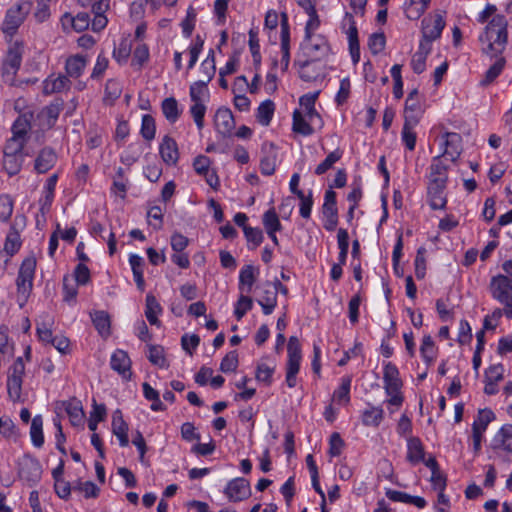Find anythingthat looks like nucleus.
I'll return each mask as SVG.
<instances>
[{
    "label": "nucleus",
    "mask_w": 512,
    "mask_h": 512,
    "mask_svg": "<svg viewBox=\"0 0 512 512\" xmlns=\"http://www.w3.org/2000/svg\"><path fill=\"white\" fill-rule=\"evenodd\" d=\"M446 184L428 183L427 194L428 202L433 210L444 209L447 204L445 195Z\"/></svg>",
    "instance_id": "aec40b11"
},
{
    "label": "nucleus",
    "mask_w": 512,
    "mask_h": 512,
    "mask_svg": "<svg viewBox=\"0 0 512 512\" xmlns=\"http://www.w3.org/2000/svg\"><path fill=\"white\" fill-rule=\"evenodd\" d=\"M87 57L76 54L68 57L65 62L66 75L71 78H79L87 64Z\"/></svg>",
    "instance_id": "a878e982"
},
{
    "label": "nucleus",
    "mask_w": 512,
    "mask_h": 512,
    "mask_svg": "<svg viewBox=\"0 0 512 512\" xmlns=\"http://www.w3.org/2000/svg\"><path fill=\"white\" fill-rule=\"evenodd\" d=\"M322 212L325 218L324 228L327 231H334L338 224V209L336 192L333 189H328L325 192Z\"/></svg>",
    "instance_id": "1a4fd4ad"
},
{
    "label": "nucleus",
    "mask_w": 512,
    "mask_h": 512,
    "mask_svg": "<svg viewBox=\"0 0 512 512\" xmlns=\"http://www.w3.org/2000/svg\"><path fill=\"white\" fill-rule=\"evenodd\" d=\"M489 291L495 300L504 305V308L512 307V278L503 274L493 276Z\"/></svg>",
    "instance_id": "423d86ee"
},
{
    "label": "nucleus",
    "mask_w": 512,
    "mask_h": 512,
    "mask_svg": "<svg viewBox=\"0 0 512 512\" xmlns=\"http://www.w3.org/2000/svg\"><path fill=\"white\" fill-rule=\"evenodd\" d=\"M352 379L350 376L343 377L341 379V384L338 389H336L333 393V398L337 402L348 403L350 401V388H351Z\"/></svg>",
    "instance_id": "09e8293b"
},
{
    "label": "nucleus",
    "mask_w": 512,
    "mask_h": 512,
    "mask_svg": "<svg viewBox=\"0 0 512 512\" xmlns=\"http://www.w3.org/2000/svg\"><path fill=\"white\" fill-rule=\"evenodd\" d=\"M494 448H502L512 452V424H506L500 428L493 439Z\"/></svg>",
    "instance_id": "7c9ffc66"
},
{
    "label": "nucleus",
    "mask_w": 512,
    "mask_h": 512,
    "mask_svg": "<svg viewBox=\"0 0 512 512\" xmlns=\"http://www.w3.org/2000/svg\"><path fill=\"white\" fill-rule=\"evenodd\" d=\"M304 60L296 61L299 65V76L306 82L314 81L319 77V71L310 72L313 63L325 59L331 51L328 40L323 35L304 36L300 44Z\"/></svg>",
    "instance_id": "f257e3e1"
},
{
    "label": "nucleus",
    "mask_w": 512,
    "mask_h": 512,
    "mask_svg": "<svg viewBox=\"0 0 512 512\" xmlns=\"http://www.w3.org/2000/svg\"><path fill=\"white\" fill-rule=\"evenodd\" d=\"M417 120L414 117H408L407 121H404L401 139L405 144L406 148L410 151H413L416 146V133L414 131L415 126L417 125Z\"/></svg>",
    "instance_id": "c85d7f7f"
},
{
    "label": "nucleus",
    "mask_w": 512,
    "mask_h": 512,
    "mask_svg": "<svg viewBox=\"0 0 512 512\" xmlns=\"http://www.w3.org/2000/svg\"><path fill=\"white\" fill-rule=\"evenodd\" d=\"M71 87V81L67 75H51L43 82V93L46 95L67 91Z\"/></svg>",
    "instance_id": "4be33fe9"
},
{
    "label": "nucleus",
    "mask_w": 512,
    "mask_h": 512,
    "mask_svg": "<svg viewBox=\"0 0 512 512\" xmlns=\"http://www.w3.org/2000/svg\"><path fill=\"white\" fill-rule=\"evenodd\" d=\"M63 109V101L55 100L45 108V114L48 118V126L52 127L56 123L61 111Z\"/></svg>",
    "instance_id": "69168bd1"
},
{
    "label": "nucleus",
    "mask_w": 512,
    "mask_h": 512,
    "mask_svg": "<svg viewBox=\"0 0 512 512\" xmlns=\"http://www.w3.org/2000/svg\"><path fill=\"white\" fill-rule=\"evenodd\" d=\"M46 318L47 321L37 322L36 331L40 341L50 343L54 337L50 328L53 321L48 315Z\"/></svg>",
    "instance_id": "e2e57ef3"
},
{
    "label": "nucleus",
    "mask_w": 512,
    "mask_h": 512,
    "mask_svg": "<svg viewBox=\"0 0 512 512\" xmlns=\"http://www.w3.org/2000/svg\"><path fill=\"white\" fill-rule=\"evenodd\" d=\"M445 12H436L433 16L426 17L422 21V35L427 44L438 39L445 27Z\"/></svg>",
    "instance_id": "0eeeda50"
},
{
    "label": "nucleus",
    "mask_w": 512,
    "mask_h": 512,
    "mask_svg": "<svg viewBox=\"0 0 512 512\" xmlns=\"http://www.w3.org/2000/svg\"><path fill=\"white\" fill-rule=\"evenodd\" d=\"M253 307V299L248 296L241 294L235 305L234 314L237 320H241L244 315L250 311Z\"/></svg>",
    "instance_id": "bf43d9fd"
},
{
    "label": "nucleus",
    "mask_w": 512,
    "mask_h": 512,
    "mask_svg": "<svg viewBox=\"0 0 512 512\" xmlns=\"http://www.w3.org/2000/svg\"><path fill=\"white\" fill-rule=\"evenodd\" d=\"M0 435L4 439L13 442H17L20 438L19 429L8 415L0 416Z\"/></svg>",
    "instance_id": "cd10ccee"
},
{
    "label": "nucleus",
    "mask_w": 512,
    "mask_h": 512,
    "mask_svg": "<svg viewBox=\"0 0 512 512\" xmlns=\"http://www.w3.org/2000/svg\"><path fill=\"white\" fill-rule=\"evenodd\" d=\"M266 231H281L282 225L274 208L267 210L262 217Z\"/></svg>",
    "instance_id": "864d4df0"
},
{
    "label": "nucleus",
    "mask_w": 512,
    "mask_h": 512,
    "mask_svg": "<svg viewBox=\"0 0 512 512\" xmlns=\"http://www.w3.org/2000/svg\"><path fill=\"white\" fill-rule=\"evenodd\" d=\"M148 360L155 366L167 368L168 363L165 358L164 348L161 345H148Z\"/></svg>",
    "instance_id": "37998d69"
},
{
    "label": "nucleus",
    "mask_w": 512,
    "mask_h": 512,
    "mask_svg": "<svg viewBox=\"0 0 512 512\" xmlns=\"http://www.w3.org/2000/svg\"><path fill=\"white\" fill-rule=\"evenodd\" d=\"M259 269L253 265H245L239 272V290L249 294L257 280Z\"/></svg>",
    "instance_id": "b1692460"
},
{
    "label": "nucleus",
    "mask_w": 512,
    "mask_h": 512,
    "mask_svg": "<svg viewBox=\"0 0 512 512\" xmlns=\"http://www.w3.org/2000/svg\"><path fill=\"white\" fill-rule=\"evenodd\" d=\"M441 156H436L433 158L432 163L430 165L429 172V183H435L437 181L438 184H447L448 175H447V165H445L441 161Z\"/></svg>",
    "instance_id": "bb28decb"
},
{
    "label": "nucleus",
    "mask_w": 512,
    "mask_h": 512,
    "mask_svg": "<svg viewBox=\"0 0 512 512\" xmlns=\"http://www.w3.org/2000/svg\"><path fill=\"white\" fill-rule=\"evenodd\" d=\"M257 303L261 306L264 315L273 313L277 306V289L273 287L272 282L266 281L262 285Z\"/></svg>",
    "instance_id": "4468645a"
},
{
    "label": "nucleus",
    "mask_w": 512,
    "mask_h": 512,
    "mask_svg": "<svg viewBox=\"0 0 512 512\" xmlns=\"http://www.w3.org/2000/svg\"><path fill=\"white\" fill-rule=\"evenodd\" d=\"M42 474L41 465L35 458L25 456L19 462V476L31 485L37 483Z\"/></svg>",
    "instance_id": "f8f14e48"
},
{
    "label": "nucleus",
    "mask_w": 512,
    "mask_h": 512,
    "mask_svg": "<svg viewBox=\"0 0 512 512\" xmlns=\"http://www.w3.org/2000/svg\"><path fill=\"white\" fill-rule=\"evenodd\" d=\"M70 23L76 32H82L86 30L90 25V16L86 12H79L76 16L71 14H64L62 17V24L66 25Z\"/></svg>",
    "instance_id": "2f4dec72"
},
{
    "label": "nucleus",
    "mask_w": 512,
    "mask_h": 512,
    "mask_svg": "<svg viewBox=\"0 0 512 512\" xmlns=\"http://www.w3.org/2000/svg\"><path fill=\"white\" fill-rule=\"evenodd\" d=\"M159 153L162 160L168 165H176L179 159L178 145L176 141L165 135L159 146Z\"/></svg>",
    "instance_id": "412c9836"
},
{
    "label": "nucleus",
    "mask_w": 512,
    "mask_h": 512,
    "mask_svg": "<svg viewBox=\"0 0 512 512\" xmlns=\"http://www.w3.org/2000/svg\"><path fill=\"white\" fill-rule=\"evenodd\" d=\"M25 19L22 5L17 4L6 12L2 30L7 35H13Z\"/></svg>",
    "instance_id": "2eb2a0df"
},
{
    "label": "nucleus",
    "mask_w": 512,
    "mask_h": 512,
    "mask_svg": "<svg viewBox=\"0 0 512 512\" xmlns=\"http://www.w3.org/2000/svg\"><path fill=\"white\" fill-rule=\"evenodd\" d=\"M337 243L339 248L338 261L345 264L349 249V234L346 229L340 228L337 233Z\"/></svg>",
    "instance_id": "49530a36"
},
{
    "label": "nucleus",
    "mask_w": 512,
    "mask_h": 512,
    "mask_svg": "<svg viewBox=\"0 0 512 512\" xmlns=\"http://www.w3.org/2000/svg\"><path fill=\"white\" fill-rule=\"evenodd\" d=\"M243 232L248 242V248L251 250L257 248L263 242L264 236L260 228L244 227Z\"/></svg>",
    "instance_id": "6e6d98bb"
},
{
    "label": "nucleus",
    "mask_w": 512,
    "mask_h": 512,
    "mask_svg": "<svg viewBox=\"0 0 512 512\" xmlns=\"http://www.w3.org/2000/svg\"><path fill=\"white\" fill-rule=\"evenodd\" d=\"M320 91L307 93L300 97L299 103L304 107L305 117L311 122L316 123L319 128L323 126V120L315 109V102L318 99Z\"/></svg>",
    "instance_id": "dca6fc26"
},
{
    "label": "nucleus",
    "mask_w": 512,
    "mask_h": 512,
    "mask_svg": "<svg viewBox=\"0 0 512 512\" xmlns=\"http://www.w3.org/2000/svg\"><path fill=\"white\" fill-rule=\"evenodd\" d=\"M313 124L314 123H311L308 119L306 120L299 110H295L293 112L292 130L295 133L303 136H310L314 133V129L312 127Z\"/></svg>",
    "instance_id": "473e14b6"
},
{
    "label": "nucleus",
    "mask_w": 512,
    "mask_h": 512,
    "mask_svg": "<svg viewBox=\"0 0 512 512\" xmlns=\"http://www.w3.org/2000/svg\"><path fill=\"white\" fill-rule=\"evenodd\" d=\"M238 367L237 351H230L225 355L220 363V371L223 373L234 372Z\"/></svg>",
    "instance_id": "0e129e2a"
},
{
    "label": "nucleus",
    "mask_w": 512,
    "mask_h": 512,
    "mask_svg": "<svg viewBox=\"0 0 512 512\" xmlns=\"http://www.w3.org/2000/svg\"><path fill=\"white\" fill-rule=\"evenodd\" d=\"M383 381L385 392L390 396L388 403L394 406H400L404 400L401 393L403 383L400 379L398 368L392 362H388L384 365Z\"/></svg>",
    "instance_id": "20e7f679"
},
{
    "label": "nucleus",
    "mask_w": 512,
    "mask_h": 512,
    "mask_svg": "<svg viewBox=\"0 0 512 512\" xmlns=\"http://www.w3.org/2000/svg\"><path fill=\"white\" fill-rule=\"evenodd\" d=\"M26 142V139H19L12 136L6 141L3 154L24 155L23 149Z\"/></svg>",
    "instance_id": "680f3d73"
},
{
    "label": "nucleus",
    "mask_w": 512,
    "mask_h": 512,
    "mask_svg": "<svg viewBox=\"0 0 512 512\" xmlns=\"http://www.w3.org/2000/svg\"><path fill=\"white\" fill-rule=\"evenodd\" d=\"M342 30L348 37L349 51L354 63L360 59V45L358 40V29L351 13L346 12L342 20Z\"/></svg>",
    "instance_id": "6e6552de"
},
{
    "label": "nucleus",
    "mask_w": 512,
    "mask_h": 512,
    "mask_svg": "<svg viewBox=\"0 0 512 512\" xmlns=\"http://www.w3.org/2000/svg\"><path fill=\"white\" fill-rule=\"evenodd\" d=\"M140 134L146 141H152L155 138L156 124L151 115H143Z\"/></svg>",
    "instance_id": "3c124183"
},
{
    "label": "nucleus",
    "mask_w": 512,
    "mask_h": 512,
    "mask_svg": "<svg viewBox=\"0 0 512 512\" xmlns=\"http://www.w3.org/2000/svg\"><path fill=\"white\" fill-rule=\"evenodd\" d=\"M131 365V359L126 351L117 349L112 353L110 359L111 369L121 375L125 380L131 379Z\"/></svg>",
    "instance_id": "ddd939ff"
},
{
    "label": "nucleus",
    "mask_w": 512,
    "mask_h": 512,
    "mask_svg": "<svg viewBox=\"0 0 512 512\" xmlns=\"http://www.w3.org/2000/svg\"><path fill=\"white\" fill-rule=\"evenodd\" d=\"M30 437L35 447L40 448L43 446V419L41 415H36L31 420Z\"/></svg>",
    "instance_id": "e433bc0d"
},
{
    "label": "nucleus",
    "mask_w": 512,
    "mask_h": 512,
    "mask_svg": "<svg viewBox=\"0 0 512 512\" xmlns=\"http://www.w3.org/2000/svg\"><path fill=\"white\" fill-rule=\"evenodd\" d=\"M343 152L340 149H336L330 152L327 157L317 165L315 169L316 175H322L326 173L329 169L333 167V165L341 159Z\"/></svg>",
    "instance_id": "de8ad7c7"
},
{
    "label": "nucleus",
    "mask_w": 512,
    "mask_h": 512,
    "mask_svg": "<svg viewBox=\"0 0 512 512\" xmlns=\"http://www.w3.org/2000/svg\"><path fill=\"white\" fill-rule=\"evenodd\" d=\"M57 158V154L53 148L44 147L39 151L35 159L34 169L38 173L44 174L55 166Z\"/></svg>",
    "instance_id": "6ab92c4d"
},
{
    "label": "nucleus",
    "mask_w": 512,
    "mask_h": 512,
    "mask_svg": "<svg viewBox=\"0 0 512 512\" xmlns=\"http://www.w3.org/2000/svg\"><path fill=\"white\" fill-rule=\"evenodd\" d=\"M132 50L131 42L123 38L118 47H115L113 50V58L119 63L123 64L126 63Z\"/></svg>",
    "instance_id": "8fccbe9b"
},
{
    "label": "nucleus",
    "mask_w": 512,
    "mask_h": 512,
    "mask_svg": "<svg viewBox=\"0 0 512 512\" xmlns=\"http://www.w3.org/2000/svg\"><path fill=\"white\" fill-rule=\"evenodd\" d=\"M30 127V122L24 116H19L12 125V136L27 140V133L30 130Z\"/></svg>",
    "instance_id": "4d7b16f0"
},
{
    "label": "nucleus",
    "mask_w": 512,
    "mask_h": 512,
    "mask_svg": "<svg viewBox=\"0 0 512 512\" xmlns=\"http://www.w3.org/2000/svg\"><path fill=\"white\" fill-rule=\"evenodd\" d=\"M162 312V307L152 294L146 296V310L145 316L151 325H160L157 315Z\"/></svg>",
    "instance_id": "f704fd0d"
},
{
    "label": "nucleus",
    "mask_w": 512,
    "mask_h": 512,
    "mask_svg": "<svg viewBox=\"0 0 512 512\" xmlns=\"http://www.w3.org/2000/svg\"><path fill=\"white\" fill-rule=\"evenodd\" d=\"M384 411L380 407H371L363 412L362 422L366 426H378L383 420Z\"/></svg>",
    "instance_id": "a18cd8bd"
},
{
    "label": "nucleus",
    "mask_w": 512,
    "mask_h": 512,
    "mask_svg": "<svg viewBox=\"0 0 512 512\" xmlns=\"http://www.w3.org/2000/svg\"><path fill=\"white\" fill-rule=\"evenodd\" d=\"M92 322L98 331V333L103 337H108L111 334L110 329V317L109 314L105 311H95L91 314Z\"/></svg>",
    "instance_id": "72a5a7b5"
},
{
    "label": "nucleus",
    "mask_w": 512,
    "mask_h": 512,
    "mask_svg": "<svg viewBox=\"0 0 512 512\" xmlns=\"http://www.w3.org/2000/svg\"><path fill=\"white\" fill-rule=\"evenodd\" d=\"M65 411L69 417L70 423L73 426H79L83 423L84 411L81 402L77 399H72L63 402Z\"/></svg>",
    "instance_id": "c756f323"
},
{
    "label": "nucleus",
    "mask_w": 512,
    "mask_h": 512,
    "mask_svg": "<svg viewBox=\"0 0 512 512\" xmlns=\"http://www.w3.org/2000/svg\"><path fill=\"white\" fill-rule=\"evenodd\" d=\"M423 112L419 99H406L404 121H407L408 117H414L417 120V123H419Z\"/></svg>",
    "instance_id": "603ef678"
},
{
    "label": "nucleus",
    "mask_w": 512,
    "mask_h": 512,
    "mask_svg": "<svg viewBox=\"0 0 512 512\" xmlns=\"http://www.w3.org/2000/svg\"><path fill=\"white\" fill-rule=\"evenodd\" d=\"M386 38L384 33H373L369 37L368 47L372 54L376 55L382 52L385 48Z\"/></svg>",
    "instance_id": "774afa93"
},
{
    "label": "nucleus",
    "mask_w": 512,
    "mask_h": 512,
    "mask_svg": "<svg viewBox=\"0 0 512 512\" xmlns=\"http://www.w3.org/2000/svg\"><path fill=\"white\" fill-rule=\"evenodd\" d=\"M495 62L493 65L489 67V69L485 73L484 79L481 81L482 85H489L491 84L503 71L506 60L505 57L502 55L498 57H494Z\"/></svg>",
    "instance_id": "79ce46f5"
},
{
    "label": "nucleus",
    "mask_w": 512,
    "mask_h": 512,
    "mask_svg": "<svg viewBox=\"0 0 512 512\" xmlns=\"http://www.w3.org/2000/svg\"><path fill=\"white\" fill-rule=\"evenodd\" d=\"M507 20L503 15L494 16L479 36L483 54L493 59L503 54L508 43Z\"/></svg>",
    "instance_id": "f03ea898"
},
{
    "label": "nucleus",
    "mask_w": 512,
    "mask_h": 512,
    "mask_svg": "<svg viewBox=\"0 0 512 512\" xmlns=\"http://www.w3.org/2000/svg\"><path fill=\"white\" fill-rule=\"evenodd\" d=\"M288 359L286 363V384L289 388L297 385V374L302 359L301 345L296 336H291L287 345Z\"/></svg>",
    "instance_id": "39448f33"
},
{
    "label": "nucleus",
    "mask_w": 512,
    "mask_h": 512,
    "mask_svg": "<svg viewBox=\"0 0 512 512\" xmlns=\"http://www.w3.org/2000/svg\"><path fill=\"white\" fill-rule=\"evenodd\" d=\"M425 449L419 437L411 436L407 439V456L406 459L415 465L424 461Z\"/></svg>",
    "instance_id": "393cba45"
},
{
    "label": "nucleus",
    "mask_w": 512,
    "mask_h": 512,
    "mask_svg": "<svg viewBox=\"0 0 512 512\" xmlns=\"http://www.w3.org/2000/svg\"><path fill=\"white\" fill-rule=\"evenodd\" d=\"M35 271V257H26L19 267L18 275L16 278L17 302L19 303L20 307H23L26 304L33 290Z\"/></svg>",
    "instance_id": "7ed1b4c3"
},
{
    "label": "nucleus",
    "mask_w": 512,
    "mask_h": 512,
    "mask_svg": "<svg viewBox=\"0 0 512 512\" xmlns=\"http://www.w3.org/2000/svg\"><path fill=\"white\" fill-rule=\"evenodd\" d=\"M495 419L494 412L489 408L480 409L477 417L472 424V430L476 429L483 433L486 431L488 425Z\"/></svg>",
    "instance_id": "a19ab883"
},
{
    "label": "nucleus",
    "mask_w": 512,
    "mask_h": 512,
    "mask_svg": "<svg viewBox=\"0 0 512 512\" xmlns=\"http://www.w3.org/2000/svg\"><path fill=\"white\" fill-rule=\"evenodd\" d=\"M216 130L223 136L231 135L235 128L234 116L230 109L221 107L216 111L215 118Z\"/></svg>",
    "instance_id": "a211bd4d"
},
{
    "label": "nucleus",
    "mask_w": 512,
    "mask_h": 512,
    "mask_svg": "<svg viewBox=\"0 0 512 512\" xmlns=\"http://www.w3.org/2000/svg\"><path fill=\"white\" fill-rule=\"evenodd\" d=\"M224 494L232 502H239L251 495L250 483L248 480L238 477L228 482Z\"/></svg>",
    "instance_id": "9b49d317"
},
{
    "label": "nucleus",
    "mask_w": 512,
    "mask_h": 512,
    "mask_svg": "<svg viewBox=\"0 0 512 512\" xmlns=\"http://www.w3.org/2000/svg\"><path fill=\"white\" fill-rule=\"evenodd\" d=\"M21 238L19 232L12 227L9 231V233L6 236L5 243H4V250L5 252L13 256L15 253L18 252V250L21 247Z\"/></svg>",
    "instance_id": "c03bdc74"
},
{
    "label": "nucleus",
    "mask_w": 512,
    "mask_h": 512,
    "mask_svg": "<svg viewBox=\"0 0 512 512\" xmlns=\"http://www.w3.org/2000/svg\"><path fill=\"white\" fill-rule=\"evenodd\" d=\"M122 86L114 79H109L105 85L103 102L106 105L112 106L115 101L121 96Z\"/></svg>",
    "instance_id": "4c0bfd02"
},
{
    "label": "nucleus",
    "mask_w": 512,
    "mask_h": 512,
    "mask_svg": "<svg viewBox=\"0 0 512 512\" xmlns=\"http://www.w3.org/2000/svg\"><path fill=\"white\" fill-rule=\"evenodd\" d=\"M24 155L3 154L2 166L9 176H14L21 170Z\"/></svg>",
    "instance_id": "c9c22d12"
},
{
    "label": "nucleus",
    "mask_w": 512,
    "mask_h": 512,
    "mask_svg": "<svg viewBox=\"0 0 512 512\" xmlns=\"http://www.w3.org/2000/svg\"><path fill=\"white\" fill-rule=\"evenodd\" d=\"M275 104L272 100L263 101L257 109V120L263 126H268L273 118Z\"/></svg>",
    "instance_id": "ea45409f"
},
{
    "label": "nucleus",
    "mask_w": 512,
    "mask_h": 512,
    "mask_svg": "<svg viewBox=\"0 0 512 512\" xmlns=\"http://www.w3.org/2000/svg\"><path fill=\"white\" fill-rule=\"evenodd\" d=\"M22 379L8 378L7 379V391L9 398L13 402L21 401L22 392Z\"/></svg>",
    "instance_id": "338daca9"
},
{
    "label": "nucleus",
    "mask_w": 512,
    "mask_h": 512,
    "mask_svg": "<svg viewBox=\"0 0 512 512\" xmlns=\"http://www.w3.org/2000/svg\"><path fill=\"white\" fill-rule=\"evenodd\" d=\"M462 137L455 132H445L442 134V146L444 151L441 156H448L451 161H455L461 154Z\"/></svg>",
    "instance_id": "f3484780"
},
{
    "label": "nucleus",
    "mask_w": 512,
    "mask_h": 512,
    "mask_svg": "<svg viewBox=\"0 0 512 512\" xmlns=\"http://www.w3.org/2000/svg\"><path fill=\"white\" fill-rule=\"evenodd\" d=\"M24 53V45L22 42H14L9 46L5 60L3 62V74L15 75L19 70Z\"/></svg>",
    "instance_id": "9d476101"
},
{
    "label": "nucleus",
    "mask_w": 512,
    "mask_h": 512,
    "mask_svg": "<svg viewBox=\"0 0 512 512\" xmlns=\"http://www.w3.org/2000/svg\"><path fill=\"white\" fill-rule=\"evenodd\" d=\"M149 48L146 44L138 45L133 51L131 65L140 69L149 60Z\"/></svg>",
    "instance_id": "13d9d810"
},
{
    "label": "nucleus",
    "mask_w": 512,
    "mask_h": 512,
    "mask_svg": "<svg viewBox=\"0 0 512 512\" xmlns=\"http://www.w3.org/2000/svg\"><path fill=\"white\" fill-rule=\"evenodd\" d=\"M162 113L170 123H175L180 117L178 102L174 97L165 98L161 104Z\"/></svg>",
    "instance_id": "58836bf2"
},
{
    "label": "nucleus",
    "mask_w": 512,
    "mask_h": 512,
    "mask_svg": "<svg viewBox=\"0 0 512 512\" xmlns=\"http://www.w3.org/2000/svg\"><path fill=\"white\" fill-rule=\"evenodd\" d=\"M297 197L300 200V208H299L300 215L305 219H309L311 216V210H312V206H313L312 190H309L307 195L304 194V192H299Z\"/></svg>",
    "instance_id": "052dcab7"
},
{
    "label": "nucleus",
    "mask_w": 512,
    "mask_h": 512,
    "mask_svg": "<svg viewBox=\"0 0 512 512\" xmlns=\"http://www.w3.org/2000/svg\"><path fill=\"white\" fill-rule=\"evenodd\" d=\"M420 353L423 360L430 364L435 359V344L430 335H425L420 346Z\"/></svg>",
    "instance_id": "5fc2aeb1"
},
{
    "label": "nucleus",
    "mask_w": 512,
    "mask_h": 512,
    "mask_svg": "<svg viewBox=\"0 0 512 512\" xmlns=\"http://www.w3.org/2000/svg\"><path fill=\"white\" fill-rule=\"evenodd\" d=\"M112 432L119 439L120 446L129 444L128 424L124 421L121 410L117 409L112 416Z\"/></svg>",
    "instance_id": "5701e85b"
}]
</instances>
